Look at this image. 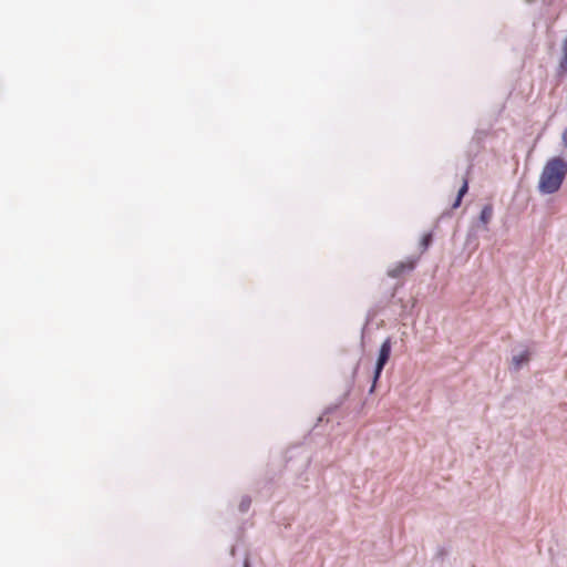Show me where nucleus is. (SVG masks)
<instances>
[{
    "label": "nucleus",
    "instance_id": "obj_6",
    "mask_svg": "<svg viewBox=\"0 0 567 567\" xmlns=\"http://www.w3.org/2000/svg\"><path fill=\"white\" fill-rule=\"evenodd\" d=\"M432 243V235L425 234L421 239L422 252H424Z\"/></svg>",
    "mask_w": 567,
    "mask_h": 567
},
{
    "label": "nucleus",
    "instance_id": "obj_1",
    "mask_svg": "<svg viewBox=\"0 0 567 567\" xmlns=\"http://www.w3.org/2000/svg\"><path fill=\"white\" fill-rule=\"evenodd\" d=\"M567 175V162L561 157L550 158L544 166L538 188L543 194L556 193Z\"/></svg>",
    "mask_w": 567,
    "mask_h": 567
},
{
    "label": "nucleus",
    "instance_id": "obj_5",
    "mask_svg": "<svg viewBox=\"0 0 567 567\" xmlns=\"http://www.w3.org/2000/svg\"><path fill=\"white\" fill-rule=\"evenodd\" d=\"M493 206L491 204L485 205L481 212L480 219L484 225H487L493 217Z\"/></svg>",
    "mask_w": 567,
    "mask_h": 567
},
{
    "label": "nucleus",
    "instance_id": "obj_4",
    "mask_svg": "<svg viewBox=\"0 0 567 567\" xmlns=\"http://www.w3.org/2000/svg\"><path fill=\"white\" fill-rule=\"evenodd\" d=\"M467 190H468V179H467V177H464L463 184H462L461 188L458 189L457 197L452 205L453 208L460 207L462 199H463L464 195L467 193Z\"/></svg>",
    "mask_w": 567,
    "mask_h": 567
},
{
    "label": "nucleus",
    "instance_id": "obj_2",
    "mask_svg": "<svg viewBox=\"0 0 567 567\" xmlns=\"http://www.w3.org/2000/svg\"><path fill=\"white\" fill-rule=\"evenodd\" d=\"M419 258L408 257L406 259L396 262L388 269V276L394 279L402 278L406 274L414 270Z\"/></svg>",
    "mask_w": 567,
    "mask_h": 567
},
{
    "label": "nucleus",
    "instance_id": "obj_9",
    "mask_svg": "<svg viewBox=\"0 0 567 567\" xmlns=\"http://www.w3.org/2000/svg\"><path fill=\"white\" fill-rule=\"evenodd\" d=\"M528 357H519V359L516 361V365L518 367L522 362L527 361Z\"/></svg>",
    "mask_w": 567,
    "mask_h": 567
},
{
    "label": "nucleus",
    "instance_id": "obj_7",
    "mask_svg": "<svg viewBox=\"0 0 567 567\" xmlns=\"http://www.w3.org/2000/svg\"><path fill=\"white\" fill-rule=\"evenodd\" d=\"M391 352V343H390V340H385L381 348H380V352L379 354H390Z\"/></svg>",
    "mask_w": 567,
    "mask_h": 567
},
{
    "label": "nucleus",
    "instance_id": "obj_11",
    "mask_svg": "<svg viewBox=\"0 0 567 567\" xmlns=\"http://www.w3.org/2000/svg\"><path fill=\"white\" fill-rule=\"evenodd\" d=\"M245 567H249V565H248V563H247V561L245 563Z\"/></svg>",
    "mask_w": 567,
    "mask_h": 567
},
{
    "label": "nucleus",
    "instance_id": "obj_8",
    "mask_svg": "<svg viewBox=\"0 0 567 567\" xmlns=\"http://www.w3.org/2000/svg\"><path fill=\"white\" fill-rule=\"evenodd\" d=\"M249 503H250L249 501H247V502H243V503L240 504V509H241V511H246V509L248 508V506H249Z\"/></svg>",
    "mask_w": 567,
    "mask_h": 567
},
{
    "label": "nucleus",
    "instance_id": "obj_3",
    "mask_svg": "<svg viewBox=\"0 0 567 567\" xmlns=\"http://www.w3.org/2000/svg\"><path fill=\"white\" fill-rule=\"evenodd\" d=\"M388 359H389V357H378V360L372 368V385L370 389V393L374 392L377 381L379 380L380 374H381Z\"/></svg>",
    "mask_w": 567,
    "mask_h": 567
},
{
    "label": "nucleus",
    "instance_id": "obj_10",
    "mask_svg": "<svg viewBox=\"0 0 567 567\" xmlns=\"http://www.w3.org/2000/svg\"><path fill=\"white\" fill-rule=\"evenodd\" d=\"M563 138H564V142H565V146H567V130L564 132Z\"/></svg>",
    "mask_w": 567,
    "mask_h": 567
}]
</instances>
